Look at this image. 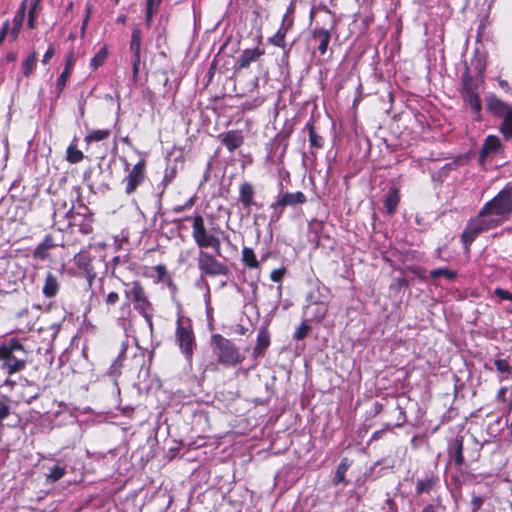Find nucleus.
<instances>
[{
    "instance_id": "25",
    "label": "nucleus",
    "mask_w": 512,
    "mask_h": 512,
    "mask_svg": "<svg viewBox=\"0 0 512 512\" xmlns=\"http://www.w3.org/2000/svg\"><path fill=\"white\" fill-rule=\"evenodd\" d=\"M26 1L27 0H24L22 1V3L20 4L14 18H13V29H12V35H13V38L16 39V37L18 36V33L22 27V24L24 22V19H25V14H26Z\"/></svg>"
},
{
    "instance_id": "14",
    "label": "nucleus",
    "mask_w": 512,
    "mask_h": 512,
    "mask_svg": "<svg viewBox=\"0 0 512 512\" xmlns=\"http://www.w3.org/2000/svg\"><path fill=\"white\" fill-rule=\"evenodd\" d=\"M486 107L489 112L497 116H504L511 108L494 94L486 97Z\"/></svg>"
},
{
    "instance_id": "50",
    "label": "nucleus",
    "mask_w": 512,
    "mask_h": 512,
    "mask_svg": "<svg viewBox=\"0 0 512 512\" xmlns=\"http://www.w3.org/2000/svg\"><path fill=\"white\" fill-rule=\"evenodd\" d=\"M285 274V268L280 269H274L271 274L270 278L273 282H280Z\"/></svg>"
},
{
    "instance_id": "13",
    "label": "nucleus",
    "mask_w": 512,
    "mask_h": 512,
    "mask_svg": "<svg viewBox=\"0 0 512 512\" xmlns=\"http://www.w3.org/2000/svg\"><path fill=\"white\" fill-rule=\"evenodd\" d=\"M328 307L329 304H306L304 308V316L307 321H322L328 312Z\"/></svg>"
},
{
    "instance_id": "42",
    "label": "nucleus",
    "mask_w": 512,
    "mask_h": 512,
    "mask_svg": "<svg viewBox=\"0 0 512 512\" xmlns=\"http://www.w3.org/2000/svg\"><path fill=\"white\" fill-rule=\"evenodd\" d=\"M84 155L82 151L78 150L75 146L70 145L67 148V160L70 163H79L83 159Z\"/></svg>"
},
{
    "instance_id": "46",
    "label": "nucleus",
    "mask_w": 512,
    "mask_h": 512,
    "mask_svg": "<svg viewBox=\"0 0 512 512\" xmlns=\"http://www.w3.org/2000/svg\"><path fill=\"white\" fill-rule=\"evenodd\" d=\"M307 320L303 321L302 324L298 327V329L296 330L295 334H294V338L297 339V340H302L304 339L307 334H308V331L310 330V327L309 325L306 323Z\"/></svg>"
},
{
    "instance_id": "20",
    "label": "nucleus",
    "mask_w": 512,
    "mask_h": 512,
    "mask_svg": "<svg viewBox=\"0 0 512 512\" xmlns=\"http://www.w3.org/2000/svg\"><path fill=\"white\" fill-rule=\"evenodd\" d=\"M351 466V462L348 458H343L338 464L332 484L334 486L343 484L344 486L349 484V480L346 479V473Z\"/></svg>"
},
{
    "instance_id": "21",
    "label": "nucleus",
    "mask_w": 512,
    "mask_h": 512,
    "mask_svg": "<svg viewBox=\"0 0 512 512\" xmlns=\"http://www.w3.org/2000/svg\"><path fill=\"white\" fill-rule=\"evenodd\" d=\"M222 142L229 151H234L243 143L242 133L238 130H231L222 135Z\"/></svg>"
},
{
    "instance_id": "30",
    "label": "nucleus",
    "mask_w": 512,
    "mask_h": 512,
    "mask_svg": "<svg viewBox=\"0 0 512 512\" xmlns=\"http://www.w3.org/2000/svg\"><path fill=\"white\" fill-rule=\"evenodd\" d=\"M80 218H81L80 222L78 223L77 222L78 217L76 215H72L70 224L77 225L79 227V231L82 234H85V235L90 234L93 231L92 219L90 217H80Z\"/></svg>"
},
{
    "instance_id": "34",
    "label": "nucleus",
    "mask_w": 512,
    "mask_h": 512,
    "mask_svg": "<svg viewBox=\"0 0 512 512\" xmlns=\"http://www.w3.org/2000/svg\"><path fill=\"white\" fill-rule=\"evenodd\" d=\"M162 0H146V25H151L154 15L157 14Z\"/></svg>"
},
{
    "instance_id": "57",
    "label": "nucleus",
    "mask_w": 512,
    "mask_h": 512,
    "mask_svg": "<svg viewBox=\"0 0 512 512\" xmlns=\"http://www.w3.org/2000/svg\"><path fill=\"white\" fill-rule=\"evenodd\" d=\"M441 508V505L438 504V505H434V504H429L427 506H425L422 510V512H438L437 510Z\"/></svg>"
},
{
    "instance_id": "24",
    "label": "nucleus",
    "mask_w": 512,
    "mask_h": 512,
    "mask_svg": "<svg viewBox=\"0 0 512 512\" xmlns=\"http://www.w3.org/2000/svg\"><path fill=\"white\" fill-rule=\"evenodd\" d=\"M313 39L318 42V51L321 55L327 52L328 45L331 39L330 32L325 29H315L313 32Z\"/></svg>"
},
{
    "instance_id": "12",
    "label": "nucleus",
    "mask_w": 512,
    "mask_h": 512,
    "mask_svg": "<svg viewBox=\"0 0 512 512\" xmlns=\"http://www.w3.org/2000/svg\"><path fill=\"white\" fill-rule=\"evenodd\" d=\"M330 301V290L323 284L317 283L307 294V304H329Z\"/></svg>"
},
{
    "instance_id": "56",
    "label": "nucleus",
    "mask_w": 512,
    "mask_h": 512,
    "mask_svg": "<svg viewBox=\"0 0 512 512\" xmlns=\"http://www.w3.org/2000/svg\"><path fill=\"white\" fill-rule=\"evenodd\" d=\"M8 30H9V22H8V21H6V22L3 24L2 28H1V32H0V44H1V43H2V41L4 40V38H5V36H6L7 32H8Z\"/></svg>"
},
{
    "instance_id": "60",
    "label": "nucleus",
    "mask_w": 512,
    "mask_h": 512,
    "mask_svg": "<svg viewBox=\"0 0 512 512\" xmlns=\"http://www.w3.org/2000/svg\"><path fill=\"white\" fill-rule=\"evenodd\" d=\"M40 3L41 1H38V0H34L33 3H32V6L30 8L31 11H35V12H38V9L40 8Z\"/></svg>"
},
{
    "instance_id": "28",
    "label": "nucleus",
    "mask_w": 512,
    "mask_h": 512,
    "mask_svg": "<svg viewBox=\"0 0 512 512\" xmlns=\"http://www.w3.org/2000/svg\"><path fill=\"white\" fill-rule=\"evenodd\" d=\"M141 38H142V32L139 28H134L131 33V40H130V51L132 53V57H140V51H141Z\"/></svg>"
},
{
    "instance_id": "59",
    "label": "nucleus",
    "mask_w": 512,
    "mask_h": 512,
    "mask_svg": "<svg viewBox=\"0 0 512 512\" xmlns=\"http://www.w3.org/2000/svg\"><path fill=\"white\" fill-rule=\"evenodd\" d=\"M386 504L388 506L387 508H384L386 512H396V508L390 499L387 500Z\"/></svg>"
},
{
    "instance_id": "43",
    "label": "nucleus",
    "mask_w": 512,
    "mask_h": 512,
    "mask_svg": "<svg viewBox=\"0 0 512 512\" xmlns=\"http://www.w3.org/2000/svg\"><path fill=\"white\" fill-rule=\"evenodd\" d=\"M430 276L433 279H436L438 277H445V278H447L449 280H452V279H454L456 277V272L452 271V270H449L447 268H439V269L431 270L430 271Z\"/></svg>"
},
{
    "instance_id": "6",
    "label": "nucleus",
    "mask_w": 512,
    "mask_h": 512,
    "mask_svg": "<svg viewBox=\"0 0 512 512\" xmlns=\"http://www.w3.org/2000/svg\"><path fill=\"white\" fill-rule=\"evenodd\" d=\"M307 202L306 195L301 192H283L280 193L277 199L269 206L271 210L269 216V226L275 225L282 218L286 207H296Z\"/></svg>"
},
{
    "instance_id": "58",
    "label": "nucleus",
    "mask_w": 512,
    "mask_h": 512,
    "mask_svg": "<svg viewBox=\"0 0 512 512\" xmlns=\"http://www.w3.org/2000/svg\"><path fill=\"white\" fill-rule=\"evenodd\" d=\"M285 21H286V18L283 19V23H282L281 27L276 32V33H282L284 37H286L287 31L289 29V26L291 25V23L286 25Z\"/></svg>"
},
{
    "instance_id": "48",
    "label": "nucleus",
    "mask_w": 512,
    "mask_h": 512,
    "mask_svg": "<svg viewBox=\"0 0 512 512\" xmlns=\"http://www.w3.org/2000/svg\"><path fill=\"white\" fill-rule=\"evenodd\" d=\"M483 498L481 496H473L471 500V512H478L483 505Z\"/></svg>"
},
{
    "instance_id": "55",
    "label": "nucleus",
    "mask_w": 512,
    "mask_h": 512,
    "mask_svg": "<svg viewBox=\"0 0 512 512\" xmlns=\"http://www.w3.org/2000/svg\"><path fill=\"white\" fill-rule=\"evenodd\" d=\"M507 387H501L497 393V399L501 402L506 401Z\"/></svg>"
},
{
    "instance_id": "33",
    "label": "nucleus",
    "mask_w": 512,
    "mask_h": 512,
    "mask_svg": "<svg viewBox=\"0 0 512 512\" xmlns=\"http://www.w3.org/2000/svg\"><path fill=\"white\" fill-rule=\"evenodd\" d=\"M399 199V194L396 189H393L388 193L384 201V206L388 213L392 214L395 212Z\"/></svg>"
},
{
    "instance_id": "40",
    "label": "nucleus",
    "mask_w": 512,
    "mask_h": 512,
    "mask_svg": "<svg viewBox=\"0 0 512 512\" xmlns=\"http://www.w3.org/2000/svg\"><path fill=\"white\" fill-rule=\"evenodd\" d=\"M268 41L271 44L282 48L284 50V58L287 57V54H288L287 43H286L285 37L283 36L282 33H275L272 37H270L268 39Z\"/></svg>"
},
{
    "instance_id": "3",
    "label": "nucleus",
    "mask_w": 512,
    "mask_h": 512,
    "mask_svg": "<svg viewBox=\"0 0 512 512\" xmlns=\"http://www.w3.org/2000/svg\"><path fill=\"white\" fill-rule=\"evenodd\" d=\"M125 295L133 303L134 309L142 315L149 326L153 329L152 304L148 299L144 287L139 281H132L125 284Z\"/></svg>"
},
{
    "instance_id": "45",
    "label": "nucleus",
    "mask_w": 512,
    "mask_h": 512,
    "mask_svg": "<svg viewBox=\"0 0 512 512\" xmlns=\"http://www.w3.org/2000/svg\"><path fill=\"white\" fill-rule=\"evenodd\" d=\"M10 414V406L8 404V399L3 397L0 398V425L3 420H5Z\"/></svg>"
},
{
    "instance_id": "39",
    "label": "nucleus",
    "mask_w": 512,
    "mask_h": 512,
    "mask_svg": "<svg viewBox=\"0 0 512 512\" xmlns=\"http://www.w3.org/2000/svg\"><path fill=\"white\" fill-rule=\"evenodd\" d=\"M503 117L501 131L506 137L512 138V108Z\"/></svg>"
},
{
    "instance_id": "26",
    "label": "nucleus",
    "mask_w": 512,
    "mask_h": 512,
    "mask_svg": "<svg viewBox=\"0 0 512 512\" xmlns=\"http://www.w3.org/2000/svg\"><path fill=\"white\" fill-rule=\"evenodd\" d=\"M58 290L59 284L57 278L52 273H48L43 286V294L48 298H52L58 293Z\"/></svg>"
},
{
    "instance_id": "53",
    "label": "nucleus",
    "mask_w": 512,
    "mask_h": 512,
    "mask_svg": "<svg viewBox=\"0 0 512 512\" xmlns=\"http://www.w3.org/2000/svg\"><path fill=\"white\" fill-rule=\"evenodd\" d=\"M54 54H55L54 46L50 45L43 56L42 63L47 64L49 62V60L54 56Z\"/></svg>"
},
{
    "instance_id": "54",
    "label": "nucleus",
    "mask_w": 512,
    "mask_h": 512,
    "mask_svg": "<svg viewBox=\"0 0 512 512\" xmlns=\"http://www.w3.org/2000/svg\"><path fill=\"white\" fill-rule=\"evenodd\" d=\"M36 17H37V12L29 10L28 21H27V26L29 27V29L35 28Z\"/></svg>"
},
{
    "instance_id": "18",
    "label": "nucleus",
    "mask_w": 512,
    "mask_h": 512,
    "mask_svg": "<svg viewBox=\"0 0 512 512\" xmlns=\"http://www.w3.org/2000/svg\"><path fill=\"white\" fill-rule=\"evenodd\" d=\"M91 257L86 252H79L74 256V262L80 269H83L89 279L95 277L94 268L91 264Z\"/></svg>"
},
{
    "instance_id": "51",
    "label": "nucleus",
    "mask_w": 512,
    "mask_h": 512,
    "mask_svg": "<svg viewBox=\"0 0 512 512\" xmlns=\"http://www.w3.org/2000/svg\"><path fill=\"white\" fill-rule=\"evenodd\" d=\"M140 57H132V72H133V81H137L138 73H139V66H140Z\"/></svg>"
},
{
    "instance_id": "17",
    "label": "nucleus",
    "mask_w": 512,
    "mask_h": 512,
    "mask_svg": "<svg viewBox=\"0 0 512 512\" xmlns=\"http://www.w3.org/2000/svg\"><path fill=\"white\" fill-rule=\"evenodd\" d=\"M56 244L52 235L48 234L44 237L43 241L39 243L33 251V257L39 260H45L49 256V250L54 248Z\"/></svg>"
},
{
    "instance_id": "27",
    "label": "nucleus",
    "mask_w": 512,
    "mask_h": 512,
    "mask_svg": "<svg viewBox=\"0 0 512 512\" xmlns=\"http://www.w3.org/2000/svg\"><path fill=\"white\" fill-rule=\"evenodd\" d=\"M450 455L454 459V462L457 466H461L464 463L463 439L461 437H457L453 441Z\"/></svg>"
},
{
    "instance_id": "9",
    "label": "nucleus",
    "mask_w": 512,
    "mask_h": 512,
    "mask_svg": "<svg viewBox=\"0 0 512 512\" xmlns=\"http://www.w3.org/2000/svg\"><path fill=\"white\" fill-rule=\"evenodd\" d=\"M176 342L187 361H191L196 346L195 335L188 319L179 317L175 331Z\"/></svg>"
},
{
    "instance_id": "22",
    "label": "nucleus",
    "mask_w": 512,
    "mask_h": 512,
    "mask_svg": "<svg viewBox=\"0 0 512 512\" xmlns=\"http://www.w3.org/2000/svg\"><path fill=\"white\" fill-rule=\"evenodd\" d=\"M270 345V336L265 328H261L257 335L256 346L253 350V357L258 358Z\"/></svg>"
},
{
    "instance_id": "23",
    "label": "nucleus",
    "mask_w": 512,
    "mask_h": 512,
    "mask_svg": "<svg viewBox=\"0 0 512 512\" xmlns=\"http://www.w3.org/2000/svg\"><path fill=\"white\" fill-rule=\"evenodd\" d=\"M72 67H73V53H69L66 55L65 68L56 81V89L58 90V93H61L64 90V88L66 86V81L71 74Z\"/></svg>"
},
{
    "instance_id": "4",
    "label": "nucleus",
    "mask_w": 512,
    "mask_h": 512,
    "mask_svg": "<svg viewBox=\"0 0 512 512\" xmlns=\"http://www.w3.org/2000/svg\"><path fill=\"white\" fill-rule=\"evenodd\" d=\"M497 226H499L497 218H493L483 207L478 215L468 222L461 236L462 241L468 247L479 234Z\"/></svg>"
},
{
    "instance_id": "36",
    "label": "nucleus",
    "mask_w": 512,
    "mask_h": 512,
    "mask_svg": "<svg viewBox=\"0 0 512 512\" xmlns=\"http://www.w3.org/2000/svg\"><path fill=\"white\" fill-rule=\"evenodd\" d=\"M108 56V49H107V46H103L96 54L95 56L91 59L90 61V67L92 69H97L98 67H100L106 60Z\"/></svg>"
},
{
    "instance_id": "32",
    "label": "nucleus",
    "mask_w": 512,
    "mask_h": 512,
    "mask_svg": "<svg viewBox=\"0 0 512 512\" xmlns=\"http://www.w3.org/2000/svg\"><path fill=\"white\" fill-rule=\"evenodd\" d=\"M242 261L249 268H258L259 262L252 248L244 247L242 249Z\"/></svg>"
},
{
    "instance_id": "2",
    "label": "nucleus",
    "mask_w": 512,
    "mask_h": 512,
    "mask_svg": "<svg viewBox=\"0 0 512 512\" xmlns=\"http://www.w3.org/2000/svg\"><path fill=\"white\" fill-rule=\"evenodd\" d=\"M27 351L21 341L10 338L0 345V369L8 376L23 371L27 366Z\"/></svg>"
},
{
    "instance_id": "37",
    "label": "nucleus",
    "mask_w": 512,
    "mask_h": 512,
    "mask_svg": "<svg viewBox=\"0 0 512 512\" xmlns=\"http://www.w3.org/2000/svg\"><path fill=\"white\" fill-rule=\"evenodd\" d=\"M36 61H37V55L35 52H33L32 54H30L22 63V70H23V74L28 77L30 76L34 69H35V66H36Z\"/></svg>"
},
{
    "instance_id": "16",
    "label": "nucleus",
    "mask_w": 512,
    "mask_h": 512,
    "mask_svg": "<svg viewBox=\"0 0 512 512\" xmlns=\"http://www.w3.org/2000/svg\"><path fill=\"white\" fill-rule=\"evenodd\" d=\"M501 147L500 139L497 136L490 135L485 139L480 153V161L484 162L485 159L499 151Z\"/></svg>"
},
{
    "instance_id": "35",
    "label": "nucleus",
    "mask_w": 512,
    "mask_h": 512,
    "mask_svg": "<svg viewBox=\"0 0 512 512\" xmlns=\"http://www.w3.org/2000/svg\"><path fill=\"white\" fill-rule=\"evenodd\" d=\"M66 474V468L60 466L59 464L54 465L49 473L46 475V481L49 483H54L61 478H63Z\"/></svg>"
},
{
    "instance_id": "7",
    "label": "nucleus",
    "mask_w": 512,
    "mask_h": 512,
    "mask_svg": "<svg viewBox=\"0 0 512 512\" xmlns=\"http://www.w3.org/2000/svg\"><path fill=\"white\" fill-rule=\"evenodd\" d=\"M192 220V237L200 249L212 248L217 255H221L220 239L207 230L201 215L189 217Z\"/></svg>"
},
{
    "instance_id": "64",
    "label": "nucleus",
    "mask_w": 512,
    "mask_h": 512,
    "mask_svg": "<svg viewBox=\"0 0 512 512\" xmlns=\"http://www.w3.org/2000/svg\"><path fill=\"white\" fill-rule=\"evenodd\" d=\"M125 21V17L124 16H121L118 18V22H121V23H124Z\"/></svg>"
},
{
    "instance_id": "19",
    "label": "nucleus",
    "mask_w": 512,
    "mask_h": 512,
    "mask_svg": "<svg viewBox=\"0 0 512 512\" xmlns=\"http://www.w3.org/2000/svg\"><path fill=\"white\" fill-rule=\"evenodd\" d=\"M255 191L249 182H244L239 188V200L246 209H250L254 205Z\"/></svg>"
},
{
    "instance_id": "11",
    "label": "nucleus",
    "mask_w": 512,
    "mask_h": 512,
    "mask_svg": "<svg viewBox=\"0 0 512 512\" xmlns=\"http://www.w3.org/2000/svg\"><path fill=\"white\" fill-rule=\"evenodd\" d=\"M145 178V161L141 160L133 166L125 177V192L127 194L133 193L136 188L144 181Z\"/></svg>"
},
{
    "instance_id": "8",
    "label": "nucleus",
    "mask_w": 512,
    "mask_h": 512,
    "mask_svg": "<svg viewBox=\"0 0 512 512\" xmlns=\"http://www.w3.org/2000/svg\"><path fill=\"white\" fill-rule=\"evenodd\" d=\"M484 208L493 218L496 217L501 225L504 217L512 214V184L501 190L484 205Z\"/></svg>"
},
{
    "instance_id": "1",
    "label": "nucleus",
    "mask_w": 512,
    "mask_h": 512,
    "mask_svg": "<svg viewBox=\"0 0 512 512\" xmlns=\"http://www.w3.org/2000/svg\"><path fill=\"white\" fill-rule=\"evenodd\" d=\"M485 68V63L480 59H477L475 65L477 75L472 76L468 69H466V71L462 74L461 79V97L464 104L471 109L472 113L474 114V118L477 121L482 120V104L480 93L483 89Z\"/></svg>"
},
{
    "instance_id": "52",
    "label": "nucleus",
    "mask_w": 512,
    "mask_h": 512,
    "mask_svg": "<svg viewBox=\"0 0 512 512\" xmlns=\"http://www.w3.org/2000/svg\"><path fill=\"white\" fill-rule=\"evenodd\" d=\"M154 269H155V272L157 273L159 280H163L166 277L167 269H166L165 265L159 264V265L155 266Z\"/></svg>"
},
{
    "instance_id": "63",
    "label": "nucleus",
    "mask_w": 512,
    "mask_h": 512,
    "mask_svg": "<svg viewBox=\"0 0 512 512\" xmlns=\"http://www.w3.org/2000/svg\"><path fill=\"white\" fill-rule=\"evenodd\" d=\"M500 85H501V87H506L508 84L506 81L502 80V81H500Z\"/></svg>"
},
{
    "instance_id": "41",
    "label": "nucleus",
    "mask_w": 512,
    "mask_h": 512,
    "mask_svg": "<svg viewBox=\"0 0 512 512\" xmlns=\"http://www.w3.org/2000/svg\"><path fill=\"white\" fill-rule=\"evenodd\" d=\"M126 349H127V344L126 343H123L122 344V348H121V351L117 357V359L112 363L111 367H110V370H109V373L111 375H116L119 373V370L122 366V359L126 353Z\"/></svg>"
},
{
    "instance_id": "29",
    "label": "nucleus",
    "mask_w": 512,
    "mask_h": 512,
    "mask_svg": "<svg viewBox=\"0 0 512 512\" xmlns=\"http://www.w3.org/2000/svg\"><path fill=\"white\" fill-rule=\"evenodd\" d=\"M494 365L496 370L501 374L499 377L500 381L507 380L512 374V365H510L507 359H495Z\"/></svg>"
},
{
    "instance_id": "15",
    "label": "nucleus",
    "mask_w": 512,
    "mask_h": 512,
    "mask_svg": "<svg viewBox=\"0 0 512 512\" xmlns=\"http://www.w3.org/2000/svg\"><path fill=\"white\" fill-rule=\"evenodd\" d=\"M262 55H264V50L259 47L246 49L239 56L237 63L240 68H247L252 62H256Z\"/></svg>"
},
{
    "instance_id": "49",
    "label": "nucleus",
    "mask_w": 512,
    "mask_h": 512,
    "mask_svg": "<svg viewBox=\"0 0 512 512\" xmlns=\"http://www.w3.org/2000/svg\"><path fill=\"white\" fill-rule=\"evenodd\" d=\"M118 301H119V294L116 292H110L105 298V303L108 308H110L111 306H114Z\"/></svg>"
},
{
    "instance_id": "44",
    "label": "nucleus",
    "mask_w": 512,
    "mask_h": 512,
    "mask_svg": "<svg viewBox=\"0 0 512 512\" xmlns=\"http://www.w3.org/2000/svg\"><path fill=\"white\" fill-rule=\"evenodd\" d=\"M433 481L431 479L418 480L416 484V493H428L432 489Z\"/></svg>"
},
{
    "instance_id": "31",
    "label": "nucleus",
    "mask_w": 512,
    "mask_h": 512,
    "mask_svg": "<svg viewBox=\"0 0 512 512\" xmlns=\"http://www.w3.org/2000/svg\"><path fill=\"white\" fill-rule=\"evenodd\" d=\"M305 129L308 130L310 146L317 149L322 148L324 145V139L316 133L313 123L308 122Z\"/></svg>"
},
{
    "instance_id": "5",
    "label": "nucleus",
    "mask_w": 512,
    "mask_h": 512,
    "mask_svg": "<svg viewBox=\"0 0 512 512\" xmlns=\"http://www.w3.org/2000/svg\"><path fill=\"white\" fill-rule=\"evenodd\" d=\"M212 342L216 348L217 362L226 367H234L243 362L244 356L238 347L229 339L220 334L212 336Z\"/></svg>"
},
{
    "instance_id": "62",
    "label": "nucleus",
    "mask_w": 512,
    "mask_h": 512,
    "mask_svg": "<svg viewBox=\"0 0 512 512\" xmlns=\"http://www.w3.org/2000/svg\"><path fill=\"white\" fill-rule=\"evenodd\" d=\"M113 263H114V265L119 264L120 263V257L119 256L114 257L113 258Z\"/></svg>"
},
{
    "instance_id": "61",
    "label": "nucleus",
    "mask_w": 512,
    "mask_h": 512,
    "mask_svg": "<svg viewBox=\"0 0 512 512\" xmlns=\"http://www.w3.org/2000/svg\"><path fill=\"white\" fill-rule=\"evenodd\" d=\"M236 332L240 335H245L247 332V328L242 325H237Z\"/></svg>"
},
{
    "instance_id": "10",
    "label": "nucleus",
    "mask_w": 512,
    "mask_h": 512,
    "mask_svg": "<svg viewBox=\"0 0 512 512\" xmlns=\"http://www.w3.org/2000/svg\"><path fill=\"white\" fill-rule=\"evenodd\" d=\"M198 269L201 273L215 277L226 275L228 273L227 266L219 262L213 255L200 250L197 258Z\"/></svg>"
},
{
    "instance_id": "38",
    "label": "nucleus",
    "mask_w": 512,
    "mask_h": 512,
    "mask_svg": "<svg viewBox=\"0 0 512 512\" xmlns=\"http://www.w3.org/2000/svg\"><path fill=\"white\" fill-rule=\"evenodd\" d=\"M109 135H110V131L108 129L93 130L91 133L86 135L85 141L88 143L89 142H98V141L107 139L109 137Z\"/></svg>"
},
{
    "instance_id": "47",
    "label": "nucleus",
    "mask_w": 512,
    "mask_h": 512,
    "mask_svg": "<svg viewBox=\"0 0 512 512\" xmlns=\"http://www.w3.org/2000/svg\"><path fill=\"white\" fill-rule=\"evenodd\" d=\"M494 294L500 299V300H509L512 302V293L508 290H504L502 288H496L494 291Z\"/></svg>"
}]
</instances>
